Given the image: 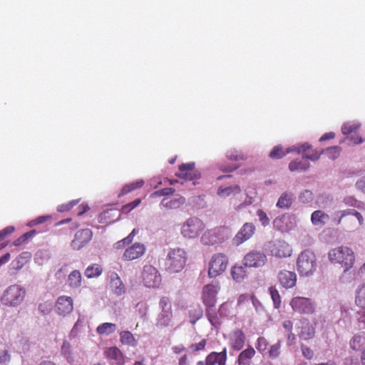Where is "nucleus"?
<instances>
[{"mask_svg":"<svg viewBox=\"0 0 365 365\" xmlns=\"http://www.w3.org/2000/svg\"><path fill=\"white\" fill-rule=\"evenodd\" d=\"M302 351L303 355L308 359H311L314 356L313 351L308 346H302Z\"/></svg>","mask_w":365,"mask_h":365,"instance_id":"e2e57ef3","label":"nucleus"},{"mask_svg":"<svg viewBox=\"0 0 365 365\" xmlns=\"http://www.w3.org/2000/svg\"><path fill=\"white\" fill-rule=\"evenodd\" d=\"M187 252L182 248L170 249L165 260V269L172 273L181 271L187 262Z\"/></svg>","mask_w":365,"mask_h":365,"instance_id":"7ed1b4c3","label":"nucleus"},{"mask_svg":"<svg viewBox=\"0 0 365 365\" xmlns=\"http://www.w3.org/2000/svg\"><path fill=\"white\" fill-rule=\"evenodd\" d=\"M301 326L299 327V336L302 340H309L312 339L315 334V330L313 326L307 319L300 321Z\"/></svg>","mask_w":365,"mask_h":365,"instance_id":"b1692460","label":"nucleus"},{"mask_svg":"<svg viewBox=\"0 0 365 365\" xmlns=\"http://www.w3.org/2000/svg\"><path fill=\"white\" fill-rule=\"evenodd\" d=\"M241 191L238 185L229 186L226 187H219L217 195L220 197H227L231 194H237Z\"/></svg>","mask_w":365,"mask_h":365,"instance_id":"58836bf2","label":"nucleus"},{"mask_svg":"<svg viewBox=\"0 0 365 365\" xmlns=\"http://www.w3.org/2000/svg\"><path fill=\"white\" fill-rule=\"evenodd\" d=\"M202 309L200 307L190 310L189 314L191 323L195 324L198 319H200L202 317Z\"/></svg>","mask_w":365,"mask_h":365,"instance_id":"c03bdc74","label":"nucleus"},{"mask_svg":"<svg viewBox=\"0 0 365 365\" xmlns=\"http://www.w3.org/2000/svg\"><path fill=\"white\" fill-rule=\"evenodd\" d=\"M255 354V349L251 346H248L247 349L240 353L237 357L238 365H250Z\"/></svg>","mask_w":365,"mask_h":365,"instance_id":"cd10ccee","label":"nucleus"},{"mask_svg":"<svg viewBox=\"0 0 365 365\" xmlns=\"http://www.w3.org/2000/svg\"><path fill=\"white\" fill-rule=\"evenodd\" d=\"M268 341L267 340L263 337L260 336L257 339V343H256V349L261 353L265 351L268 346Z\"/></svg>","mask_w":365,"mask_h":365,"instance_id":"09e8293b","label":"nucleus"},{"mask_svg":"<svg viewBox=\"0 0 365 365\" xmlns=\"http://www.w3.org/2000/svg\"><path fill=\"white\" fill-rule=\"evenodd\" d=\"M280 349L281 342L278 341L276 344L271 346L269 351V357L273 359L278 357L280 354Z\"/></svg>","mask_w":365,"mask_h":365,"instance_id":"8fccbe9b","label":"nucleus"},{"mask_svg":"<svg viewBox=\"0 0 365 365\" xmlns=\"http://www.w3.org/2000/svg\"><path fill=\"white\" fill-rule=\"evenodd\" d=\"M359 126L355 124L351 123H346L341 128V131L343 134L348 135L358 129Z\"/></svg>","mask_w":365,"mask_h":365,"instance_id":"864d4df0","label":"nucleus"},{"mask_svg":"<svg viewBox=\"0 0 365 365\" xmlns=\"http://www.w3.org/2000/svg\"><path fill=\"white\" fill-rule=\"evenodd\" d=\"M161 312L158 316L157 326L160 327H168L170 324L173 318L172 306L170 299L167 297H163L159 302Z\"/></svg>","mask_w":365,"mask_h":365,"instance_id":"f8f14e48","label":"nucleus"},{"mask_svg":"<svg viewBox=\"0 0 365 365\" xmlns=\"http://www.w3.org/2000/svg\"><path fill=\"white\" fill-rule=\"evenodd\" d=\"M175 191V189L173 187H165V188H163L161 190L154 192L151 195V197H158V196L168 195L174 193Z\"/></svg>","mask_w":365,"mask_h":365,"instance_id":"603ef678","label":"nucleus"},{"mask_svg":"<svg viewBox=\"0 0 365 365\" xmlns=\"http://www.w3.org/2000/svg\"><path fill=\"white\" fill-rule=\"evenodd\" d=\"M144 181L143 180H138L135 182H131L125 184L120 190L118 197L123 196L136 189L140 188L143 186Z\"/></svg>","mask_w":365,"mask_h":365,"instance_id":"7c9ffc66","label":"nucleus"},{"mask_svg":"<svg viewBox=\"0 0 365 365\" xmlns=\"http://www.w3.org/2000/svg\"><path fill=\"white\" fill-rule=\"evenodd\" d=\"M271 298L274 303V307L276 309H279L281 307V297L275 287H271L269 289Z\"/></svg>","mask_w":365,"mask_h":365,"instance_id":"a19ab883","label":"nucleus"},{"mask_svg":"<svg viewBox=\"0 0 365 365\" xmlns=\"http://www.w3.org/2000/svg\"><path fill=\"white\" fill-rule=\"evenodd\" d=\"M73 309V299L70 297L61 296L57 299L56 310L59 315L66 316Z\"/></svg>","mask_w":365,"mask_h":365,"instance_id":"5701e85b","label":"nucleus"},{"mask_svg":"<svg viewBox=\"0 0 365 365\" xmlns=\"http://www.w3.org/2000/svg\"><path fill=\"white\" fill-rule=\"evenodd\" d=\"M356 186L359 190L365 192V176L356 182Z\"/></svg>","mask_w":365,"mask_h":365,"instance_id":"774afa93","label":"nucleus"},{"mask_svg":"<svg viewBox=\"0 0 365 365\" xmlns=\"http://www.w3.org/2000/svg\"><path fill=\"white\" fill-rule=\"evenodd\" d=\"M81 324H82L81 319L79 318L71 331V333H70L71 336L76 337L78 335V326H81Z\"/></svg>","mask_w":365,"mask_h":365,"instance_id":"0e129e2a","label":"nucleus"},{"mask_svg":"<svg viewBox=\"0 0 365 365\" xmlns=\"http://www.w3.org/2000/svg\"><path fill=\"white\" fill-rule=\"evenodd\" d=\"M328 257L331 263L339 264L344 272L349 270L355 262L354 251L346 246L331 249L328 253Z\"/></svg>","mask_w":365,"mask_h":365,"instance_id":"f03ea898","label":"nucleus"},{"mask_svg":"<svg viewBox=\"0 0 365 365\" xmlns=\"http://www.w3.org/2000/svg\"><path fill=\"white\" fill-rule=\"evenodd\" d=\"M61 352L67 356H69L71 355V344L68 342L64 341L62 346H61Z\"/></svg>","mask_w":365,"mask_h":365,"instance_id":"680f3d73","label":"nucleus"},{"mask_svg":"<svg viewBox=\"0 0 365 365\" xmlns=\"http://www.w3.org/2000/svg\"><path fill=\"white\" fill-rule=\"evenodd\" d=\"M207 344V340L205 339H202L199 343L192 344L190 349L193 351H199L204 350Z\"/></svg>","mask_w":365,"mask_h":365,"instance_id":"13d9d810","label":"nucleus"},{"mask_svg":"<svg viewBox=\"0 0 365 365\" xmlns=\"http://www.w3.org/2000/svg\"><path fill=\"white\" fill-rule=\"evenodd\" d=\"M51 215H43V216H39L37 218H36L35 220H34L33 222L34 223V225H39V224H42V223L45 222L46 220H51Z\"/></svg>","mask_w":365,"mask_h":365,"instance_id":"69168bd1","label":"nucleus"},{"mask_svg":"<svg viewBox=\"0 0 365 365\" xmlns=\"http://www.w3.org/2000/svg\"><path fill=\"white\" fill-rule=\"evenodd\" d=\"M26 295V291L19 285L14 284L9 286L1 297V302L8 306L16 307L19 305Z\"/></svg>","mask_w":365,"mask_h":365,"instance_id":"423d86ee","label":"nucleus"},{"mask_svg":"<svg viewBox=\"0 0 365 365\" xmlns=\"http://www.w3.org/2000/svg\"><path fill=\"white\" fill-rule=\"evenodd\" d=\"M289 304L293 312L299 314L312 315L316 312V304L312 299L309 297H294Z\"/></svg>","mask_w":365,"mask_h":365,"instance_id":"0eeeda50","label":"nucleus"},{"mask_svg":"<svg viewBox=\"0 0 365 365\" xmlns=\"http://www.w3.org/2000/svg\"><path fill=\"white\" fill-rule=\"evenodd\" d=\"M227 230L225 226H217L206 230L201 237L202 243L205 245L222 243L227 238Z\"/></svg>","mask_w":365,"mask_h":365,"instance_id":"1a4fd4ad","label":"nucleus"},{"mask_svg":"<svg viewBox=\"0 0 365 365\" xmlns=\"http://www.w3.org/2000/svg\"><path fill=\"white\" fill-rule=\"evenodd\" d=\"M103 272V269L101 265L93 264L89 265L85 270V276L88 278H94L100 276Z\"/></svg>","mask_w":365,"mask_h":365,"instance_id":"f704fd0d","label":"nucleus"},{"mask_svg":"<svg viewBox=\"0 0 365 365\" xmlns=\"http://www.w3.org/2000/svg\"><path fill=\"white\" fill-rule=\"evenodd\" d=\"M68 284L70 287L76 288L81 284V274L78 270H73L68 275Z\"/></svg>","mask_w":365,"mask_h":365,"instance_id":"e433bc0d","label":"nucleus"},{"mask_svg":"<svg viewBox=\"0 0 365 365\" xmlns=\"http://www.w3.org/2000/svg\"><path fill=\"white\" fill-rule=\"evenodd\" d=\"M110 279V287L113 292L118 296L124 294L125 293V287L119 275L115 272H112Z\"/></svg>","mask_w":365,"mask_h":365,"instance_id":"393cba45","label":"nucleus"},{"mask_svg":"<svg viewBox=\"0 0 365 365\" xmlns=\"http://www.w3.org/2000/svg\"><path fill=\"white\" fill-rule=\"evenodd\" d=\"M255 232V226L253 223L246 222L236 234L234 240L239 245L250 239Z\"/></svg>","mask_w":365,"mask_h":365,"instance_id":"412c9836","label":"nucleus"},{"mask_svg":"<svg viewBox=\"0 0 365 365\" xmlns=\"http://www.w3.org/2000/svg\"><path fill=\"white\" fill-rule=\"evenodd\" d=\"M117 326L115 324L106 322L100 324L96 328V331L100 335H109L115 331Z\"/></svg>","mask_w":365,"mask_h":365,"instance_id":"473e14b6","label":"nucleus"},{"mask_svg":"<svg viewBox=\"0 0 365 365\" xmlns=\"http://www.w3.org/2000/svg\"><path fill=\"white\" fill-rule=\"evenodd\" d=\"M246 341V336L240 329L232 331L228 335V344L235 351L241 350Z\"/></svg>","mask_w":365,"mask_h":365,"instance_id":"dca6fc26","label":"nucleus"},{"mask_svg":"<svg viewBox=\"0 0 365 365\" xmlns=\"http://www.w3.org/2000/svg\"><path fill=\"white\" fill-rule=\"evenodd\" d=\"M339 215L336 224H342L345 229L351 230L363 224L364 218L356 210L350 209L336 213V215Z\"/></svg>","mask_w":365,"mask_h":365,"instance_id":"39448f33","label":"nucleus"},{"mask_svg":"<svg viewBox=\"0 0 365 365\" xmlns=\"http://www.w3.org/2000/svg\"><path fill=\"white\" fill-rule=\"evenodd\" d=\"M227 157L231 160L238 161L244 160L245 157L241 151L236 150L235 149L229 150L227 152Z\"/></svg>","mask_w":365,"mask_h":365,"instance_id":"37998d69","label":"nucleus"},{"mask_svg":"<svg viewBox=\"0 0 365 365\" xmlns=\"http://www.w3.org/2000/svg\"><path fill=\"white\" fill-rule=\"evenodd\" d=\"M185 201V198L182 197L173 198L165 197L161 201L160 206L168 209H177L184 204Z\"/></svg>","mask_w":365,"mask_h":365,"instance_id":"c756f323","label":"nucleus"},{"mask_svg":"<svg viewBox=\"0 0 365 365\" xmlns=\"http://www.w3.org/2000/svg\"><path fill=\"white\" fill-rule=\"evenodd\" d=\"M287 339L288 346H291L295 342L296 337L295 335L292 333V331H290V332H287Z\"/></svg>","mask_w":365,"mask_h":365,"instance_id":"338daca9","label":"nucleus"},{"mask_svg":"<svg viewBox=\"0 0 365 365\" xmlns=\"http://www.w3.org/2000/svg\"><path fill=\"white\" fill-rule=\"evenodd\" d=\"M246 267L242 265H235L231 269V274L236 282H242L247 277Z\"/></svg>","mask_w":365,"mask_h":365,"instance_id":"2f4dec72","label":"nucleus"},{"mask_svg":"<svg viewBox=\"0 0 365 365\" xmlns=\"http://www.w3.org/2000/svg\"><path fill=\"white\" fill-rule=\"evenodd\" d=\"M341 148L339 146H334L323 150L321 152H319V153L321 155L324 153L329 158L334 160L339 156Z\"/></svg>","mask_w":365,"mask_h":365,"instance_id":"79ce46f5","label":"nucleus"},{"mask_svg":"<svg viewBox=\"0 0 365 365\" xmlns=\"http://www.w3.org/2000/svg\"><path fill=\"white\" fill-rule=\"evenodd\" d=\"M145 251L146 247L144 244L135 242L125 250L122 257L124 261H133L141 257Z\"/></svg>","mask_w":365,"mask_h":365,"instance_id":"f3484780","label":"nucleus"},{"mask_svg":"<svg viewBox=\"0 0 365 365\" xmlns=\"http://www.w3.org/2000/svg\"><path fill=\"white\" fill-rule=\"evenodd\" d=\"M320 157V153L318 151L312 150L310 153L304 154L301 159H296L292 160L289 164V169L290 171L296 170H306L309 168V163L307 160L313 161L317 160Z\"/></svg>","mask_w":365,"mask_h":365,"instance_id":"ddd939ff","label":"nucleus"},{"mask_svg":"<svg viewBox=\"0 0 365 365\" xmlns=\"http://www.w3.org/2000/svg\"><path fill=\"white\" fill-rule=\"evenodd\" d=\"M311 219L314 225H324L329 219V216L322 210H316L312 214Z\"/></svg>","mask_w":365,"mask_h":365,"instance_id":"4c0bfd02","label":"nucleus"},{"mask_svg":"<svg viewBox=\"0 0 365 365\" xmlns=\"http://www.w3.org/2000/svg\"><path fill=\"white\" fill-rule=\"evenodd\" d=\"M289 152H292L291 149L284 151L282 147L277 145L271 150L269 156L272 159H279L285 156Z\"/></svg>","mask_w":365,"mask_h":365,"instance_id":"ea45409f","label":"nucleus"},{"mask_svg":"<svg viewBox=\"0 0 365 365\" xmlns=\"http://www.w3.org/2000/svg\"><path fill=\"white\" fill-rule=\"evenodd\" d=\"M294 199L292 192H284L279 197L276 206L279 209H289L292 205Z\"/></svg>","mask_w":365,"mask_h":365,"instance_id":"c85d7f7f","label":"nucleus"},{"mask_svg":"<svg viewBox=\"0 0 365 365\" xmlns=\"http://www.w3.org/2000/svg\"><path fill=\"white\" fill-rule=\"evenodd\" d=\"M120 213L115 208L108 209L101 213L100 222L105 224H111L120 218Z\"/></svg>","mask_w":365,"mask_h":365,"instance_id":"bb28decb","label":"nucleus"},{"mask_svg":"<svg viewBox=\"0 0 365 365\" xmlns=\"http://www.w3.org/2000/svg\"><path fill=\"white\" fill-rule=\"evenodd\" d=\"M269 250L272 256L284 258L291 256L292 247L284 240H275L269 243Z\"/></svg>","mask_w":365,"mask_h":365,"instance_id":"2eb2a0df","label":"nucleus"},{"mask_svg":"<svg viewBox=\"0 0 365 365\" xmlns=\"http://www.w3.org/2000/svg\"><path fill=\"white\" fill-rule=\"evenodd\" d=\"M107 355L109 358L116 361L118 364H123V355L118 348L115 346L109 348L107 351Z\"/></svg>","mask_w":365,"mask_h":365,"instance_id":"c9c22d12","label":"nucleus"},{"mask_svg":"<svg viewBox=\"0 0 365 365\" xmlns=\"http://www.w3.org/2000/svg\"><path fill=\"white\" fill-rule=\"evenodd\" d=\"M257 215L258 216L259 220L263 226L265 227L269 224V218L264 210L261 209L257 210Z\"/></svg>","mask_w":365,"mask_h":365,"instance_id":"3c124183","label":"nucleus"},{"mask_svg":"<svg viewBox=\"0 0 365 365\" xmlns=\"http://www.w3.org/2000/svg\"><path fill=\"white\" fill-rule=\"evenodd\" d=\"M31 235L29 232H26V233L24 234L23 235H21L20 237H19L14 242V245L15 246H19V245H22L24 242H26L28 240V238Z\"/></svg>","mask_w":365,"mask_h":365,"instance_id":"bf43d9fd","label":"nucleus"},{"mask_svg":"<svg viewBox=\"0 0 365 365\" xmlns=\"http://www.w3.org/2000/svg\"><path fill=\"white\" fill-rule=\"evenodd\" d=\"M267 261L265 253L258 250H252L246 254L243 258V265L247 267H260Z\"/></svg>","mask_w":365,"mask_h":365,"instance_id":"4468645a","label":"nucleus"},{"mask_svg":"<svg viewBox=\"0 0 365 365\" xmlns=\"http://www.w3.org/2000/svg\"><path fill=\"white\" fill-rule=\"evenodd\" d=\"M11 361V356L9 351L4 350L0 353V365H8Z\"/></svg>","mask_w":365,"mask_h":365,"instance_id":"6e6d98bb","label":"nucleus"},{"mask_svg":"<svg viewBox=\"0 0 365 365\" xmlns=\"http://www.w3.org/2000/svg\"><path fill=\"white\" fill-rule=\"evenodd\" d=\"M312 148V145L307 143L301 145L299 147H294L291 148L292 152L295 151L298 153H304L307 151H309Z\"/></svg>","mask_w":365,"mask_h":365,"instance_id":"5fc2aeb1","label":"nucleus"},{"mask_svg":"<svg viewBox=\"0 0 365 365\" xmlns=\"http://www.w3.org/2000/svg\"><path fill=\"white\" fill-rule=\"evenodd\" d=\"M294 225V218L289 214L277 217L273 221L274 227L282 232H289Z\"/></svg>","mask_w":365,"mask_h":365,"instance_id":"6ab92c4d","label":"nucleus"},{"mask_svg":"<svg viewBox=\"0 0 365 365\" xmlns=\"http://www.w3.org/2000/svg\"><path fill=\"white\" fill-rule=\"evenodd\" d=\"M93 232L90 229H83L78 231L71 242V247L75 250H79L88 244L92 239Z\"/></svg>","mask_w":365,"mask_h":365,"instance_id":"a211bd4d","label":"nucleus"},{"mask_svg":"<svg viewBox=\"0 0 365 365\" xmlns=\"http://www.w3.org/2000/svg\"><path fill=\"white\" fill-rule=\"evenodd\" d=\"M218 290L219 287L217 285L212 284H207L202 288L201 297L202 303L205 306V314L207 319L212 326L215 328H218L222 323L215 309Z\"/></svg>","mask_w":365,"mask_h":365,"instance_id":"f257e3e1","label":"nucleus"},{"mask_svg":"<svg viewBox=\"0 0 365 365\" xmlns=\"http://www.w3.org/2000/svg\"><path fill=\"white\" fill-rule=\"evenodd\" d=\"M364 338L361 336H354L350 341V346L354 350H359L364 344Z\"/></svg>","mask_w":365,"mask_h":365,"instance_id":"a18cd8bd","label":"nucleus"},{"mask_svg":"<svg viewBox=\"0 0 365 365\" xmlns=\"http://www.w3.org/2000/svg\"><path fill=\"white\" fill-rule=\"evenodd\" d=\"M205 228V225L202 220L196 217L187 219L182 225L181 234L188 239L196 238Z\"/></svg>","mask_w":365,"mask_h":365,"instance_id":"6e6552de","label":"nucleus"},{"mask_svg":"<svg viewBox=\"0 0 365 365\" xmlns=\"http://www.w3.org/2000/svg\"><path fill=\"white\" fill-rule=\"evenodd\" d=\"M78 203V200H73L67 203H63L58 206L57 210L60 212H68Z\"/></svg>","mask_w":365,"mask_h":365,"instance_id":"49530a36","label":"nucleus"},{"mask_svg":"<svg viewBox=\"0 0 365 365\" xmlns=\"http://www.w3.org/2000/svg\"><path fill=\"white\" fill-rule=\"evenodd\" d=\"M297 267L301 275L312 274L317 267V259L314 253L310 250L302 252L297 258Z\"/></svg>","mask_w":365,"mask_h":365,"instance_id":"20e7f679","label":"nucleus"},{"mask_svg":"<svg viewBox=\"0 0 365 365\" xmlns=\"http://www.w3.org/2000/svg\"><path fill=\"white\" fill-rule=\"evenodd\" d=\"M206 358L207 361H209L213 365H226L227 360V348H223L220 352L212 351Z\"/></svg>","mask_w":365,"mask_h":365,"instance_id":"a878e982","label":"nucleus"},{"mask_svg":"<svg viewBox=\"0 0 365 365\" xmlns=\"http://www.w3.org/2000/svg\"><path fill=\"white\" fill-rule=\"evenodd\" d=\"M136 308L141 317H145L148 310V305L145 302H140L137 304Z\"/></svg>","mask_w":365,"mask_h":365,"instance_id":"4d7b16f0","label":"nucleus"},{"mask_svg":"<svg viewBox=\"0 0 365 365\" xmlns=\"http://www.w3.org/2000/svg\"><path fill=\"white\" fill-rule=\"evenodd\" d=\"M120 341L123 344L128 345L130 346H135L137 341L133 334L129 331H122L120 332Z\"/></svg>","mask_w":365,"mask_h":365,"instance_id":"72a5a7b5","label":"nucleus"},{"mask_svg":"<svg viewBox=\"0 0 365 365\" xmlns=\"http://www.w3.org/2000/svg\"><path fill=\"white\" fill-rule=\"evenodd\" d=\"M143 284L148 288H156L161 284V275L158 270L150 264L143 267L141 274Z\"/></svg>","mask_w":365,"mask_h":365,"instance_id":"9b49d317","label":"nucleus"},{"mask_svg":"<svg viewBox=\"0 0 365 365\" xmlns=\"http://www.w3.org/2000/svg\"><path fill=\"white\" fill-rule=\"evenodd\" d=\"M130 245V243L128 242V241H127V240L125 237V238L118 241L117 242H115L113 245V247L115 250H122V249L125 248L126 245Z\"/></svg>","mask_w":365,"mask_h":365,"instance_id":"052dcab7","label":"nucleus"},{"mask_svg":"<svg viewBox=\"0 0 365 365\" xmlns=\"http://www.w3.org/2000/svg\"><path fill=\"white\" fill-rule=\"evenodd\" d=\"M177 175L187 180H193L200 178L201 174L195 169L194 163H183L179 166V173Z\"/></svg>","mask_w":365,"mask_h":365,"instance_id":"aec40b11","label":"nucleus"},{"mask_svg":"<svg viewBox=\"0 0 365 365\" xmlns=\"http://www.w3.org/2000/svg\"><path fill=\"white\" fill-rule=\"evenodd\" d=\"M140 199H135L133 202L123 205L121 208V211L122 212L127 214L130 212L131 210H133L134 208L138 207L140 204Z\"/></svg>","mask_w":365,"mask_h":365,"instance_id":"de8ad7c7","label":"nucleus"},{"mask_svg":"<svg viewBox=\"0 0 365 365\" xmlns=\"http://www.w3.org/2000/svg\"><path fill=\"white\" fill-rule=\"evenodd\" d=\"M279 282L285 289L294 287L297 283V274L294 272L281 270L277 275Z\"/></svg>","mask_w":365,"mask_h":365,"instance_id":"4be33fe9","label":"nucleus"},{"mask_svg":"<svg viewBox=\"0 0 365 365\" xmlns=\"http://www.w3.org/2000/svg\"><path fill=\"white\" fill-rule=\"evenodd\" d=\"M228 264V257L223 253H217L212 255L209 262L208 276L216 277L223 273Z\"/></svg>","mask_w":365,"mask_h":365,"instance_id":"9d476101","label":"nucleus"}]
</instances>
